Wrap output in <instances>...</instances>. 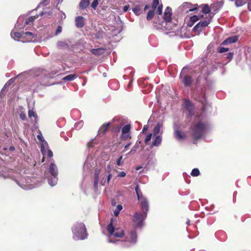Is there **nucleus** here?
<instances>
[{
  "label": "nucleus",
  "mask_w": 251,
  "mask_h": 251,
  "mask_svg": "<svg viewBox=\"0 0 251 251\" xmlns=\"http://www.w3.org/2000/svg\"><path fill=\"white\" fill-rule=\"evenodd\" d=\"M147 214L136 212L133 216L132 221L136 228L143 226V221L146 219Z\"/></svg>",
  "instance_id": "obj_8"
},
{
  "label": "nucleus",
  "mask_w": 251,
  "mask_h": 251,
  "mask_svg": "<svg viewBox=\"0 0 251 251\" xmlns=\"http://www.w3.org/2000/svg\"><path fill=\"white\" fill-rule=\"evenodd\" d=\"M15 147L14 146H11L9 147V150L11 151H13L15 150Z\"/></svg>",
  "instance_id": "obj_62"
},
{
  "label": "nucleus",
  "mask_w": 251,
  "mask_h": 251,
  "mask_svg": "<svg viewBox=\"0 0 251 251\" xmlns=\"http://www.w3.org/2000/svg\"><path fill=\"white\" fill-rule=\"evenodd\" d=\"M126 173L125 172L122 171V172H120L119 173L118 176L120 177H124L126 176Z\"/></svg>",
  "instance_id": "obj_54"
},
{
  "label": "nucleus",
  "mask_w": 251,
  "mask_h": 251,
  "mask_svg": "<svg viewBox=\"0 0 251 251\" xmlns=\"http://www.w3.org/2000/svg\"><path fill=\"white\" fill-rule=\"evenodd\" d=\"M123 206L121 204H118L116 209L114 211V214L115 216H118L120 212L122 210Z\"/></svg>",
  "instance_id": "obj_33"
},
{
  "label": "nucleus",
  "mask_w": 251,
  "mask_h": 251,
  "mask_svg": "<svg viewBox=\"0 0 251 251\" xmlns=\"http://www.w3.org/2000/svg\"><path fill=\"white\" fill-rule=\"evenodd\" d=\"M141 7L140 5H137L132 8V11L136 15H139L140 13Z\"/></svg>",
  "instance_id": "obj_35"
},
{
  "label": "nucleus",
  "mask_w": 251,
  "mask_h": 251,
  "mask_svg": "<svg viewBox=\"0 0 251 251\" xmlns=\"http://www.w3.org/2000/svg\"><path fill=\"white\" fill-rule=\"evenodd\" d=\"M123 243L125 242V246L129 247L135 244L137 241V235L135 229L132 230L128 234L124 236Z\"/></svg>",
  "instance_id": "obj_7"
},
{
  "label": "nucleus",
  "mask_w": 251,
  "mask_h": 251,
  "mask_svg": "<svg viewBox=\"0 0 251 251\" xmlns=\"http://www.w3.org/2000/svg\"><path fill=\"white\" fill-rule=\"evenodd\" d=\"M135 190L138 200L140 202L143 212L147 214L149 209V202L147 199L143 195L138 185L136 186Z\"/></svg>",
  "instance_id": "obj_5"
},
{
  "label": "nucleus",
  "mask_w": 251,
  "mask_h": 251,
  "mask_svg": "<svg viewBox=\"0 0 251 251\" xmlns=\"http://www.w3.org/2000/svg\"><path fill=\"white\" fill-rule=\"evenodd\" d=\"M98 4H99L98 0H93V1H92V2L91 3V6L94 9H96V7L98 5Z\"/></svg>",
  "instance_id": "obj_43"
},
{
  "label": "nucleus",
  "mask_w": 251,
  "mask_h": 251,
  "mask_svg": "<svg viewBox=\"0 0 251 251\" xmlns=\"http://www.w3.org/2000/svg\"><path fill=\"white\" fill-rule=\"evenodd\" d=\"M89 0H81L79 3V6L81 9H84L89 5Z\"/></svg>",
  "instance_id": "obj_27"
},
{
  "label": "nucleus",
  "mask_w": 251,
  "mask_h": 251,
  "mask_svg": "<svg viewBox=\"0 0 251 251\" xmlns=\"http://www.w3.org/2000/svg\"><path fill=\"white\" fill-rule=\"evenodd\" d=\"M202 11L205 14H208L210 12V8L207 5H205L202 8Z\"/></svg>",
  "instance_id": "obj_40"
},
{
  "label": "nucleus",
  "mask_w": 251,
  "mask_h": 251,
  "mask_svg": "<svg viewBox=\"0 0 251 251\" xmlns=\"http://www.w3.org/2000/svg\"><path fill=\"white\" fill-rule=\"evenodd\" d=\"M152 136V133H150L146 136V137L145 139V141H144L145 143L146 144H147L149 143V142L151 141Z\"/></svg>",
  "instance_id": "obj_44"
},
{
  "label": "nucleus",
  "mask_w": 251,
  "mask_h": 251,
  "mask_svg": "<svg viewBox=\"0 0 251 251\" xmlns=\"http://www.w3.org/2000/svg\"><path fill=\"white\" fill-rule=\"evenodd\" d=\"M37 138L39 140V141H40L41 142V144L43 142H46L44 140L43 136L42 134H41V133H40L37 135Z\"/></svg>",
  "instance_id": "obj_48"
},
{
  "label": "nucleus",
  "mask_w": 251,
  "mask_h": 251,
  "mask_svg": "<svg viewBox=\"0 0 251 251\" xmlns=\"http://www.w3.org/2000/svg\"><path fill=\"white\" fill-rule=\"evenodd\" d=\"M196 100H197L200 101L203 105H204V104H205V103L206 102V100H205V98L204 96H203L201 98H199L197 97L196 98Z\"/></svg>",
  "instance_id": "obj_45"
},
{
  "label": "nucleus",
  "mask_w": 251,
  "mask_h": 251,
  "mask_svg": "<svg viewBox=\"0 0 251 251\" xmlns=\"http://www.w3.org/2000/svg\"><path fill=\"white\" fill-rule=\"evenodd\" d=\"M154 139L152 141L151 145V147H158L159 146L162 142V137L161 135L153 136Z\"/></svg>",
  "instance_id": "obj_22"
},
{
  "label": "nucleus",
  "mask_w": 251,
  "mask_h": 251,
  "mask_svg": "<svg viewBox=\"0 0 251 251\" xmlns=\"http://www.w3.org/2000/svg\"><path fill=\"white\" fill-rule=\"evenodd\" d=\"M184 107L188 111L190 115H192L193 112V105L191 101L188 100H184L183 103Z\"/></svg>",
  "instance_id": "obj_16"
},
{
  "label": "nucleus",
  "mask_w": 251,
  "mask_h": 251,
  "mask_svg": "<svg viewBox=\"0 0 251 251\" xmlns=\"http://www.w3.org/2000/svg\"><path fill=\"white\" fill-rule=\"evenodd\" d=\"M123 156H121L116 161V164L119 166H121L123 164V161H122Z\"/></svg>",
  "instance_id": "obj_46"
},
{
  "label": "nucleus",
  "mask_w": 251,
  "mask_h": 251,
  "mask_svg": "<svg viewBox=\"0 0 251 251\" xmlns=\"http://www.w3.org/2000/svg\"><path fill=\"white\" fill-rule=\"evenodd\" d=\"M112 171L111 167L110 165H108L105 168V173L107 174V183H108L112 177V174L111 173Z\"/></svg>",
  "instance_id": "obj_24"
},
{
  "label": "nucleus",
  "mask_w": 251,
  "mask_h": 251,
  "mask_svg": "<svg viewBox=\"0 0 251 251\" xmlns=\"http://www.w3.org/2000/svg\"><path fill=\"white\" fill-rule=\"evenodd\" d=\"M5 164V162L4 161L2 160V159H0V167H6L5 166V165H4V164ZM2 169H0V170L1 171Z\"/></svg>",
  "instance_id": "obj_56"
},
{
  "label": "nucleus",
  "mask_w": 251,
  "mask_h": 251,
  "mask_svg": "<svg viewBox=\"0 0 251 251\" xmlns=\"http://www.w3.org/2000/svg\"><path fill=\"white\" fill-rule=\"evenodd\" d=\"M209 129V125L205 123L199 122L191 127V134L195 140L203 137Z\"/></svg>",
  "instance_id": "obj_3"
},
{
  "label": "nucleus",
  "mask_w": 251,
  "mask_h": 251,
  "mask_svg": "<svg viewBox=\"0 0 251 251\" xmlns=\"http://www.w3.org/2000/svg\"><path fill=\"white\" fill-rule=\"evenodd\" d=\"M100 174V170L96 169L94 173V187L96 190L98 189V183L99 181V175Z\"/></svg>",
  "instance_id": "obj_21"
},
{
  "label": "nucleus",
  "mask_w": 251,
  "mask_h": 251,
  "mask_svg": "<svg viewBox=\"0 0 251 251\" xmlns=\"http://www.w3.org/2000/svg\"><path fill=\"white\" fill-rule=\"evenodd\" d=\"M238 37L237 36H233L227 38L225 40H224L221 45H227L229 44L235 43L238 41Z\"/></svg>",
  "instance_id": "obj_18"
},
{
  "label": "nucleus",
  "mask_w": 251,
  "mask_h": 251,
  "mask_svg": "<svg viewBox=\"0 0 251 251\" xmlns=\"http://www.w3.org/2000/svg\"><path fill=\"white\" fill-rule=\"evenodd\" d=\"M172 9L170 7H167L164 13L163 19L164 21L162 22V26H164L168 30L171 29V27H169L168 25H170L172 21Z\"/></svg>",
  "instance_id": "obj_9"
},
{
  "label": "nucleus",
  "mask_w": 251,
  "mask_h": 251,
  "mask_svg": "<svg viewBox=\"0 0 251 251\" xmlns=\"http://www.w3.org/2000/svg\"><path fill=\"white\" fill-rule=\"evenodd\" d=\"M66 18V15L64 13L62 12V15H61V18L62 19H64Z\"/></svg>",
  "instance_id": "obj_63"
},
{
  "label": "nucleus",
  "mask_w": 251,
  "mask_h": 251,
  "mask_svg": "<svg viewBox=\"0 0 251 251\" xmlns=\"http://www.w3.org/2000/svg\"><path fill=\"white\" fill-rule=\"evenodd\" d=\"M57 46L59 49H67L69 47L67 43L65 41H58Z\"/></svg>",
  "instance_id": "obj_28"
},
{
  "label": "nucleus",
  "mask_w": 251,
  "mask_h": 251,
  "mask_svg": "<svg viewBox=\"0 0 251 251\" xmlns=\"http://www.w3.org/2000/svg\"><path fill=\"white\" fill-rule=\"evenodd\" d=\"M200 173L199 170L197 168H195L192 170L191 175L194 176H197L200 175Z\"/></svg>",
  "instance_id": "obj_37"
},
{
  "label": "nucleus",
  "mask_w": 251,
  "mask_h": 251,
  "mask_svg": "<svg viewBox=\"0 0 251 251\" xmlns=\"http://www.w3.org/2000/svg\"><path fill=\"white\" fill-rule=\"evenodd\" d=\"M88 146L90 147H93V140L88 144Z\"/></svg>",
  "instance_id": "obj_61"
},
{
  "label": "nucleus",
  "mask_w": 251,
  "mask_h": 251,
  "mask_svg": "<svg viewBox=\"0 0 251 251\" xmlns=\"http://www.w3.org/2000/svg\"><path fill=\"white\" fill-rule=\"evenodd\" d=\"M103 50L102 49L99 48V49H94L91 50V52L95 54V55H100L102 53V51Z\"/></svg>",
  "instance_id": "obj_30"
},
{
  "label": "nucleus",
  "mask_w": 251,
  "mask_h": 251,
  "mask_svg": "<svg viewBox=\"0 0 251 251\" xmlns=\"http://www.w3.org/2000/svg\"><path fill=\"white\" fill-rule=\"evenodd\" d=\"M229 50V49L222 47H219L217 49V51L219 53H224L227 52Z\"/></svg>",
  "instance_id": "obj_38"
},
{
  "label": "nucleus",
  "mask_w": 251,
  "mask_h": 251,
  "mask_svg": "<svg viewBox=\"0 0 251 251\" xmlns=\"http://www.w3.org/2000/svg\"><path fill=\"white\" fill-rule=\"evenodd\" d=\"M129 5H126V6H125L123 7V11H124V12H126V11H127V10L129 9Z\"/></svg>",
  "instance_id": "obj_57"
},
{
  "label": "nucleus",
  "mask_w": 251,
  "mask_h": 251,
  "mask_svg": "<svg viewBox=\"0 0 251 251\" xmlns=\"http://www.w3.org/2000/svg\"><path fill=\"white\" fill-rule=\"evenodd\" d=\"M102 32H97L96 34H95V37L97 38V39H100L101 38H102Z\"/></svg>",
  "instance_id": "obj_53"
},
{
  "label": "nucleus",
  "mask_w": 251,
  "mask_h": 251,
  "mask_svg": "<svg viewBox=\"0 0 251 251\" xmlns=\"http://www.w3.org/2000/svg\"><path fill=\"white\" fill-rule=\"evenodd\" d=\"M179 9L181 12L186 10V12L188 13L189 11H193L197 9V8H192L191 4L188 2H184L180 7Z\"/></svg>",
  "instance_id": "obj_15"
},
{
  "label": "nucleus",
  "mask_w": 251,
  "mask_h": 251,
  "mask_svg": "<svg viewBox=\"0 0 251 251\" xmlns=\"http://www.w3.org/2000/svg\"><path fill=\"white\" fill-rule=\"evenodd\" d=\"M174 128L175 130V136L178 140H182L185 138V134L178 130V127L176 125H174Z\"/></svg>",
  "instance_id": "obj_17"
},
{
  "label": "nucleus",
  "mask_w": 251,
  "mask_h": 251,
  "mask_svg": "<svg viewBox=\"0 0 251 251\" xmlns=\"http://www.w3.org/2000/svg\"><path fill=\"white\" fill-rule=\"evenodd\" d=\"M83 122L82 121H80L79 122L76 123L75 125V128L79 129H80L83 126Z\"/></svg>",
  "instance_id": "obj_39"
},
{
  "label": "nucleus",
  "mask_w": 251,
  "mask_h": 251,
  "mask_svg": "<svg viewBox=\"0 0 251 251\" xmlns=\"http://www.w3.org/2000/svg\"><path fill=\"white\" fill-rule=\"evenodd\" d=\"M147 130H148V126H145L142 130V133H144L146 132V131H147Z\"/></svg>",
  "instance_id": "obj_60"
},
{
  "label": "nucleus",
  "mask_w": 251,
  "mask_h": 251,
  "mask_svg": "<svg viewBox=\"0 0 251 251\" xmlns=\"http://www.w3.org/2000/svg\"><path fill=\"white\" fill-rule=\"evenodd\" d=\"M156 12L158 15H161L162 12V5H160L158 6Z\"/></svg>",
  "instance_id": "obj_49"
},
{
  "label": "nucleus",
  "mask_w": 251,
  "mask_h": 251,
  "mask_svg": "<svg viewBox=\"0 0 251 251\" xmlns=\"http://www.w3.org/2000/svg\"><path fill=\"white\" fill-rule=\"evenodd\" d=\"M0 176L4 178H11L14 180L21 188L25 190H29L35 187V184L29 177L23 176L22 173H25V171L20 170L19 172L14 171L7 167H0Z\"/></svg>",
  "instance_id": "obj_1"
},
{
  "label": "nucleus",
  "mask_w": 251,
  "mask_h": 251,
  "mask_svg": "<svg viewBox=\"0 0 251 251\" xmlns=\"http://www.w3.org/2000/svg\"><path fill=\"white\" fill-rule=\"evenodd\" d=\"M34 35L31 32L27 31L24 32V39L22 40L23 42H34L35 39H34Z\"/></svg>",
  "instance_id": "obj_14"
},
{
  "label": "nucleus",
  "mask_w": 251,
  "mask_h": 251,
  "mask_svg": "<svg viewBox=\"0 0 251 251\" xmlns=\"http://www.w3.org/2000/svg\"><path fill=\"white\" fill-rule=\"evenodd\" d=\"M210 23V21L203 20L198 23L194 27L193 30L195 31H201L204 27L207 26Z\"/></svg>",
  "instance_id": "obj_12"
},
{
  "label": "nucleus",
  "mask_w": 251,
  "mask_h": 251,
  "mask_svg": "<svg viewBox=\"0 0 251 251\" xmlns=\"http://www.w3.org/2000/svg\"><path fill=\"white\" fill-rule=\"evenodd\" d=\"M235 5L237 7L241 6L244 5L247 2V0H235Z\"/></svg>",
  "instance_id": "obj_34"
},
{
  "label": "nucleus",
  "mask_w": 251,
  "mask_h": 251,
  "mask_svg": "<svg viewBox=\"0 0 251 251\" xmlns=\"http://www.w3.org/2000/svg\"><path fill=\"white\" fill-rule=\"evenodd\" d=\"M77 77V75L75 74H70L69 75L62 78L64 81H72L74 80Z\"/></svg>",
  "instance_id": "obj_26"
},
{
  "label": "nucleus",
  "mask_w": 251,
  "mask_h": 251,
  "mask_svg": "<svg viewBox=\"0 0 251 251\" xmlns=\"http://www.w3.org/2000/svg\"><path fill=\"white\" fill-rule=\"evenodd\" d=\"M107 231L109 233L108 242L115 244L121 245L123 243L124 230L121 227H116L113 225V219L107 226Z\"/></svg>",
  "instance_id": "obj_2"
},
{
  "label": "nucleus",
  "mask_w": 251,
  "mask_h": 251,
  "mask_svg": "<svg viewBox=\"0 0 251 251\" xmlns=\"http://www.w3.org/2000/svg\"><path fill=\"white\" fill-rule=\"evenodd\" d=\"M48 171L51 176L48 178V183L51 186H54L57 183L58 178V169L54 163H51L48 169Z\"/></svg>",
  "instance_id": "obj_6"
},
{
  "label": "nucleus",
  "mask_w": 251,
  "mask_h": 251,
  "mask_svg": "<svg viewBox=\"0 0 251 251\" xmlns=\"http://www.w3.org/2000/svg\"><path fill=\"white\" fill-rule=\"evenodd\" d=\"M185 69L184 68L180 74V77L181 79V82L184 84L185 86H190L192 82V79L190 75H187L185 74Z\"/></svg>",
  "instance_id": "obj_11"
},
{
  "label": "nucleus",
  "mask_w": 251,
  "mask_h": 251,
  "mask_svg": "<svg viewBox=\"0 0 251 251\" xmlns=\"http://www.w3.org/2000/svg\"><path fill=\"white\" fill-rule=\"evenodd\" d=\"M50 2V0H43L40 3V5L46 6Z\"/></svg>",
  "instance_id": "obj_51"
},
{
  "label": "nucleus",
  "mask_w": 251,
  "mask_h": 251,
  "mask_svg": "<svg viewBox=\"0 0 251 251\" xmlns=\"http://www.w3.org/2000/svg\"><path fill=\"white\" fill-rule=\"evenodd\" d=\"M38 16H37L36 17L35 16H30L28 18L25 19L24 21L25 25H27L30 24V23H32L34 21V20Z\"/></svg>",
  "instance_id": "obj_29"
},
{
  "label": "nucleus",
  "mask_w": 251,
  "mask_h": 251,
  "mask_svg": "<svg viewBox=\"0 0 251 251\" xmlns=\"http://www.w3.org/2000/svg\"><path fill=\"white\" fill-rule=\"evenodd\" d=\"M110 125V123H108L106 124H104L103 125H102L99 129V133L100 134H104L105 133V132L106 131L107 129V128Z\"/></svg>",
  "instance_id": "obj_25"
},
{
  "label": "nucleus",
  "mask_w": 251,
  "mask_h": 251,
  "mask_svg": "<svg viewBox=\"0 0 251 251\" xmlns=\"http://www.w3.org/2000/svg\"><path fill=\"white\" fill-rule=\"evenodd\" d=\"M44 15H47L48 16H50V13H49V12H41L40 13V15L41 16Z\"/></svg>",
  "instance_id": "obj_59"
},
{
  "label": "nucleus",
  "mask_w": 251,
  "mask_h": 251,
  "mask_svg": "<svg viewBox=\"0 0 251 251\" xmlns=\"http://www.w3.org/2000/svg\"><path fill=\"white\" fill-rule=\"evenodd\" d=\"M130 126L129 125H126L122 128L121 138L123 140H126L128 138H130Z\"/></svg>",
  "instance_id": "obj_13"
},
{
  "label": "nucleus",
  "mask_w": 251,
  "mask_h": 251,
  "mask_svg": "<svg viewBox=\"0 0 251 251\" xmlns=\"http://www.w3.org/2000/svg\"><path fill=\"white\" fill-rule=\"evenodd\" d=\"M163 127V125L161 123H157L156 125L155 126V127L153 128V136H158V135L160 131L161 128Z\"/></svg>",
  "instance_id": "obj_23"
},
{
  "label": "nucleus",
  "mask_w": 251,
  "mask_h": 251,
  "mask_svg": "<svg viewBox=\"0 0 251 251\" xmlns=\"http://www.w3.org/2000/svg\"><path fill=\"white\" fill-rule=\"evenodd\" d=\"M28 117L29 118H31V117H34L35 118H37L36 114L33 110H29L28 111Z\"/></svg>",
  "instance_id": "obj_41"
},
{
  "label": "nucleus",
  "mask_w": 251,
  "mask_h": 251,
  "mask_svg": "<svg viewBox=\"0 0 251 251\" xmlns=\"http://www.w3.org/2000/svg\"><path fill=\"white\" fill-rule=\"evenodd\" d=\"M62 27L61 25H58L55 31V35H57L62 32Z\"/></svg>",
  "instance_id": "obj_50"
},
{
  "label": "nucleus",
  "mask_w": 251,
  "mask_h": 251,
  "mask_svg": "<svg viewBox=\"0 0 251 251\" xmlns=\"http://www.w3.org/2000/svg\"><path fill=\"white\" fill-rule=\"evenodd\" d=\"M199 18L198 16H193L190 18V20L192 23H195L199 20Z\"/></svg>",
  "instance_id": "obj_47"
},
{
  "label": "nucleus",
  "mask_w": 251,
  "mask_h": 251,
  "mask_svg": "<svg viewBox=\"0 0 251 251\" xmlns=\"http://www.w3.org/2000/svg\"><path fill=\"white\" fill-rule=\"evenodd\" d=\"M106 173L105 172L104 173L100 175V183L101 185H104L106 183H107V179H104L105 176H106Z\"/></svg>",
  "instance_id": "obj_32"
},
{
  "label": "nucleus",
  "mask_w": 251,
  "mask_h": 251,
  "mask_svg": "<svg viewBox=\"0 0 251 251\" xmlns=\"http://www.w3.org/2000/svg\"><path fill=\"white\" fill-rule=\"evenodd\" d=\"M11 36L15 40L19 41L21 39L22 41L23 40H24V32L22 33H21L19 32H14L13 31H12L11 32Z\"/></svg>",
  "instance_id": "obj_20"
},
{
  "label": "nucleus",
  "mask_w": 251,
  "mask_h": 251,
  "mask_svg": "<svg viewBox=\"0 0 251 251\" xmlns=\"http://www.w3.org/2000/svg\"><path fill=\"white\" fill-rule=\"evenodd\" d=\"M73 238L76 240H84L87 237L86 228L83 223H76L72 227Z\"/></svg>",
  "instance_id": "obj_4"
},
{
  "label": "nucleus",
  "mask_w": 251,
  "mask_h": 251,
  "mask_svg": "<svg viewBox=\"0 0 251 251\" xmlns=\"http://www.w3.org/2000/svg\"><path fill=\"white\" fill-rule=\"evenodd\" d=\"M155 9H152L151 10H150L147 14V19L148 21L151 20L154 16V10Z\"/></svg>",
  "instance_id": "obj_31"
},
{
  "label": "nucleus",
  "mask_w": 251,
  "mask_h": 251,
  "mask_svg": "<svg viewBox=\"0 0 251 251\" xmlns=\"http://www.w3.org/2000/svg\"><path fill=\"white\" fill-rule=\"evenodd\" d=\"M20 118L23 120H25L26 119V115L25 113H21L20 115Z\"/></svg>",
  "instance_id": "obj_55"
},
{
  "label": "nucleus",
  "mask_w": 251,
  "mask_h": 251,
  "mask_svg": "<svg viewBox=\"0 0 251 251\" xmlns=\"http://www.w3.org/2000/svg\"><path fill=\"white\" fill-rule=\"evenodd\" d=\"M233 57V53L232 52H229L227 54V58L230 61L231 60Z\"/></svg>",
  "instance_id": "obj_52"
},
{
  "label": "nucleus",
  "mask_w": 251,
  "mask_h": 251,
  "mask_svg": "<svg viewBox=\"0 0 251 251\" xmlns=\"http://www.w3.org/2000/svg\"><path fill=\"white\" fill-rule=\"evenodd\" d=\"M137 148V146H134L132 148V149H131V150L130 151V152H132V151H135V150H136Z\"/></svg>",
  "instance_id": "obj_64"
},
{
  "label": "nucleus",
  "mask_w": 251,
  "mask_h": 251,
  "mask_svg": "<svg viewBox=\"0 0 251 251\" xmlns=\"http://www.w3.org/2000/svg\"><path fill=\"white\" fill-rule=\"evenodd\" d=\"M41 151L44 156L42 162L44 161V156H47L49 157H51L53 156V153L49 149L47 142H43L41 144Z\"/></svg>",
  "instance_id": "obj_10"
},
{
  "label": "nucleus",
  "mask_w": 251,
  "mask_h": 251,
  "mask_svg": "<svg viewBox=\"0 0 251 251\" xmlns=\"http://www.w3.org/2000/svg\"><path fill=\"white\" fill-rule=\"evenodd\" d=\"M248 9L251 11V0H247Z\"/></svg>",
  "instance_id": "obj_58"
},
{
  "label": "nucleus",
  "mask_w": 251,
  "mask_h": 251,
  "mask_svg": "<svg viewBox=\"0 0 251 251\" xmlns=\"http://www.w3.org/2000/svg\"><path fill=\"white\" fill-rule=\"evenodd\" d=\"M158 4H159V0H153L152 4L151 5V8L153 9H156Z\"/></svg>",
  "instance_id": "obj_42"
},
{
  "label": "nucleus",
  "mask_w": 251,
  "mask_h": 251,
  "mask_svg": "<svg viewBox=\"0 0 251 251\" xmlns=\"http://www.w3.org/2000/svg\"><path fill=\"white\" fill-rule=\"evenodd\" d=\"M75 24L78 28L82 27L84 25V18L82 16L76 17L75 19Z\"/></svg>",
  "instance_id": "obj_19"
},
{
  "label": "nucleus",
  "mask_w": 251,
  "mask_h": 251,
  "mask_svg": "<svg viewBox=\"0 0 251 251\" xmlns=\"http://www.w3.org/2000/svg\"><path fill=\"white\" fill-rule=\"evenodd\" d=\"M14 79V78H12L9 80L8 81H7L4 85L3 88L1 90V93L3 92L7 87H9V86L13 82Z\"/></svg>",
  "instance_id": "obj_36"
}]
</instances>
